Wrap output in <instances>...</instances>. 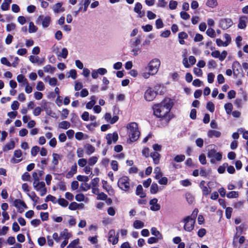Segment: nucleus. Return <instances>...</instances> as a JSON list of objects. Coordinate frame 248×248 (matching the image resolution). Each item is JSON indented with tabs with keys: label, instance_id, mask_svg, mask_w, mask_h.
Instances as JSON below:
<instances>
[{
	"label": "nucleus",
	"instance_id": "nucleus-1",
	"mask_svg": "<svg viewBox=\"0 0 248 248\" xmlns=\"http://www.w3.org/2000/svg\"><path fill=\"white\" fill-rule=\"evenodd\" d=\"M173 103L170 98H165L160 103L154 104L152 108L154 114L159 118L157 123L159 126L162 127L168 125L171 117L170 112L172 108Z\"/></svg>",
	"mask_w": 248,
	"mask_h": 248
},
{
	"label": "nucleus",
	"instance_id": "nucleus-2",
	"mask_svg": "<svg viewBox=\"0 0 248 248\" xmlns=\"http://www.w3.org/2000/svg\"><path fill=\"white\" fill-rule=\"evenodd\" d=\"M127 128L129 129L128 135L132 142L137 141L140 136V132L139 130L138 124L135 122L128 124Z\"/></svg>",
	"mask_w": 248,
	"mask_h": 248
},
{
	"label": "nucleus",
	"instance_id": "nucleus-3",
	"mask_svg": "<svg viewBox=\"0 0 248 248\" xmlns=\"http://www.w3.org/2000/svg\"><path fill=\"white\" fill-rule=\"evenodd\" d=\"M184 223V229L188 232L194 230L196 220L192 218V216H187L183 219Z\"/></svg>",
	"mask_w": 248,
	"mask_h": 248
},
{
	"label": "nucleus",
	"instance_id": "nucleus-4",
	"mask_svg": "<svg viewBox=\"0 0 248 248\" xmlns=\"http://www.w3.org/2000/svg\"><path fill=\"white\" fill-rule=\"evenodd\" d=\"M129 178L128 176H123L118 181V186L122 190L127 191L130 188Z\"/></svg>",
	"mask_w": 248,
	"mask_h": 248
},
{
	"label": "nucleus",
	"instance_id": "nucleus-5",
	"mask_svg": "<svg viewBox=\"0 0 248 248\" xmlns=\"http://www.w3.org/2000/svg\"><path fill=\"white\" fill-rule=\"evenodd\" d=\"M160 65V62L158 59H153L148 64L149 71L152 75H155L158 71Z\"/></svg>",
	"mask_w": 248,
	"mask_h": 248
},
{
	"label": "nucleus",
	"instance_id": "nucleus-6",
	"mask_svg": "<svg viewBox=\"0 0 248 248\" xmlns=\"http://www.w3.org/2000/svg\"><path fill=\"white\" fill-rule=\"evenodd\" d=\"M157 93L151 87H148L145 91L144 94V97L147 101H153L156 96Z\"/></svg>",
	"mask_w": 248,
	"mask_h": 248
},
{
	"label": "nucleus",
	"instance_id": "nucleus-7",
	"mask_svg": "<svg viewBox=\"0 0 248 248\" xmlns=\"http://www.w3.org/2000/svg\"><path fill=\"white\" fill-rule=\"evenodd\" d=\"M14 205L17 209V211L19 213H22L25 209L28 208L26 203L20 199H16L14 202Z\"/></svg>",
	"mask_w": 248,
	"mask_h": 248
},
{
	"label": "nucleus",
	"instance_id": "nucleus-8",
	"mask_svg": "<svg viewBox=\"0 0 248 248\" xmlns=\"http://www.w3.org/2000/svg\"><path fill=\"white\" fill-rule=\"evenodd\" d=\"M232 24L233 22L230 18H221L219 21V26L223 30L229 29Z\"/></svg>",
	"mask_w": 248,
	"mask_h": 248
},
{
	"label": "nucleus",
	"instance_id": "nucleus-9",
	"mask_svg": "<svg viewBox=\"0 0 248 248\" xmlns=\"http://www.w3.org/2000/svg\"><path fill=\"white\" fill-rule=\"evenodd\" d=\"M119 232L115 235V231L114 229L109 230L108 234V241L114 245L118 242L119 241Z\"/></svg>",
	"mask_w": 248,
	"mask_h": 248
},
{
	"label": "nucleus",
	"instance_id": "nucleus-10",
	"mask_svg": "<svg viewBox=\"0 0 248 248\" xmlns=\"http://www.w3.org/2000/svg\"><path fill=\"white\" fill-rule=\"evenodd\" d=\"M119 139L118 134L116 132L113 133H108L106 136V139L107 140V144L110 145L112 142L115 143Z\"/></svg>",
	"mask_w": 248,
	"mask_h": 248
},
{
	"label": "nucleus",
	"instance_id": "nucleus-11",
	"mask_svg": "<svg viewBox=\"0 0 248 248\" xmlns=\"http://www.w3.org/2000/svg\"><path fill=\"white\" fill-rule=\"evenodd\" d=\"M42 20V25L44 28H47L49 26L51 22V17L49 16L44 17L43 16H39L38 17V21Z\"/></svg>",
	"mask_w": 248,
	"mask_h": 248
},
{
	"label": "nucleus",
	"instance_id": "nucleus-12",
	"mask_svg": "<svg viewBox=\"0 0 248 248\" xmlns=\"http://www.w3.org/2000/svg\"><path fill=\"white\" fill-rule=\"evenodd\" d=\"M232 67L233 75L237 77L240 74V70L241 69L240 63L238 61H235L233 62Z\"/></svg>",
	"mask_w": 248,
	"mask_h": 248
},
{
	"label": "nucleus",
	"instance_id": "nucleus-13",
	"mask_svg": "<svg viewBox=\"0 0 248 248\" xmlns=\"http://www.w3.org/2000/svg\"><path fill=\"white\" fill-rule=\"evenodd\" d=\"M157 201L156 198H154L150 201V204L152 205L150 207L151 210L156 211L160 210V205L157 203Z\"/></svg>",
	"mask_w": 248,
	"mask_h": 248
},
{
	"label": "nucleus",
	"instance_id": "nucleus-14",
	"mask_svg": "<svg viewBox=\"0 0 248 248\" xmlns=\"http://www.w3.org/2000/svg\"><path fill=\"white\" fill-rule=\"evenodd\" d=\"M38 187L40 188V190L39 191H40V196H44L46 194L47 192L46 188L45 186V183L44 182L42 181L40 182H38Z\"/></svg>",
	"mask_w": 248,
	"mask_h": 248
},
{
	"label": "nucleus",
	"instance_id": "nucleus-15",
	"mask_svg": "<svg viewBox=\"0 0 248 248\" xmlns=\"http://www.w3.org/2000/svg\"><path fill=\"white\" fill-rule=\"evenodd\" d=\"M136 194L138 196H139L141 198L146 197V194L143 192V189L141 185H139L137 186Z\"/></svg>",
	"mask_w": 248,
	"mask_h": 248
},
{
	"label": "nucleus",
	"instance_id": "nucleus-16",
	"mask_svg": "<svg viewBox=\"0 0 248 248\" xmlns=\"http://www.w3.org/2000/svg\"><path fill=\"white\" fill-rule=\"evenodd\" d=\"M221 133L220 131L215 130H209L207 132V136L209 138H211L214 137L219 138L221 136Z\"/></svg>",
	"mask_w": 248,
	"mask_h": 248
},
{
	"label": "nucleus",
	"instance_id": "nucleus-17",
	"mask_svg": "<svg viewBox=\"0 0 248 248\" xmlns=\"http://www.w3.org/2000/svg\"><path fill=\"white\" fill-rule=\"evenodd\" d=\"M150 156L153 158L154 163L158 164L159 163L160 155L156 152H153L150 154Z\"/></svg>",
	"mask_w": 248,
	"mask_h": 248
},
{
	"label": "nucleus",
	"instance_id": "nucleus-18",
	"mask_svg": "<svg viewBox=\"0 0 248 248\" xmlns=\"http://www.w3.org/2000/svg\"><path fill=\"white\" fill-rule=\"evenodd\" d=\"M77 171V166L76 163H75L72 166L71 168V170L69 171L66 175V177L67 178H70L72 177L74 174H75Z\"/></svg>",
	"mask_w": 248,
	"mask_h": 248
},
{
	"label": "nucleus",
	"instance_id": "nucleus-19",
	"mask_svg": "<svg viewBox=\"0 0 248 248\" xmlns=\"http://www.w3.org/2000/svg\"><path fill=\"white\" fill-rule=\"evenodd\" d=\"M151 232L152 235L156 236L159 239V240H161L163 239L162 234L158 231L155 227H152L151 229Z\"/></svg>",
	"mask_w": 248,
	"mask_h": 248
},
{
	"label": "nucleus",
	"instance_id": "nucleus-20",
	"mask_svg": "<svg viewBox=\"0 0 248 248\" xmlns=\"http://www.w3.org/2000/svg\"><path fill=\"white\" fill-rule=\"evenodd\" d=\"M43 109L45 110L46 113L48 115H49L52 117H54V116L53 114H55V113H52V111L51 109H50L47 103L46 102L45 103H44L43 106Z\"/></svg>",
	"mask_w": 248,
	"mask_h": 248
},
{
	"label": "nucleus",
	"instance_id": "nucleus-21",
	"mask_svg": "<svg viewBox=\"0 0 248 248\" xmlns=\"http://www.w3.org/2000/svg\"><path fill=\"white\" fill-rule=\"evenodd\" d=\"M62 2H57L56 3L53 8V10L55 13H59V12H63L64 11V8L63 7H62Z\"/></svg>",
	"mask_w": 248,
	"mask_h": 248
},
{
	"label": "nucleus",
	"instance_id": "nucleus-22",
	"mask_svg": "<svg viewBox=\"0 0 248 248\" xmlns=\"http://www.w3.org/2000/svg\"><path fill=\"white\" fill-rule=\"evenodd\" d=\"M32 177L34 179V181L33 183V186L36 191H39L40 188L38 187V182H40L39 181V178L37 176V173L35 172H33L32 173Z\"/></svg>",
	"mask_w": 248,
	"mask_h": 248
},
{
	"label": "nucleus",
	"instance_id": "nucleus-23",
	"mask_svg": "<svg viewBox=\"0 0 248 248\" xmlns=\"http://www.w3.org/2000/svg\"><path fill=\"white\" fill-rule=\"evenodd\" d=\"M86 153L87 155H90L93 153L95 151L94 147L90 144H87L85 145Z\"/></svg>",
	"mask_w": 248,
	"mask_h": 248
},
{
	"label": "nucleus",
	"instance_id": "nucleus-24",
	"mask_svg": "<svg viewBox=\"0 0 248 248\" xmlns=\"http://www.w3.org/2000/svg\"><path fill=\"white\" fill-rule=\"evenodd\" d=\"M224 108L227 114H231L233 109V106L232 103H227L224 105Z\"/></svg>",
	"mask_w": 248,
	"mask_h": 248
},
{
	"label": "nucleus",
	"instance_id": "nucleus-25",
	"mask_svg": "<svg viewBox=\"0 0 248 248\" xmlns=\"http://www.w3.org/2000/svg\"><path fill=\"white\" fill-rule=\"evenodd\" d=\"M60 234L64 239H69L72 235L71 234L68 232V230L67 229H64L63 231L61 232Z\"/></svg>",
	"mask_w": 248,
	"mask_h": 248
},
{
	"label": "nucleus",
	"instance_id": "nucleus-26",
	"mask_svg": "<svg viewBox=\"0 0 248 248\" xmlns=\"http://www.w3.org/2000/svg\"><path fill=\"white\" fill-rule=\"evenodd\" d=\"M15 146V143L14 140H12L5 145L3 148V151L10 150L14 149Z\"/></svg>",
	"mask_w": 248,
	"mask_h": 248
},
{
	"label": "nucleus",
	"instance_id": "nucleus-27",
	"mask_svg": "<svg viewBox=\"0 0 248 248\" xmlns=\"http://www.w3.org/2000/svg\"><path fill=\"white\" fill-rule=\"evenodd\" d=\"M154 173L155 174V179H159L163 175L161 171L160 168L158 167H156L154 170Z\"/></svg>",
	"mask_w": 248,
	"mask_h": 248
},
{
	"label": "nucleus",
	"instance_id": "nucleus-28",
	"mask_svg": "<svg viewBox=\"0 0 248 248\" xmlns=\"http://www.w3.org/2000/svg\"><path fill=\"white\" fill-rule=\"evenodd\" d=\"M55 69V67H52L50 64H47L44 67V71L46 73L49 72L51 74H53L54 72Z\"/></svg>",
	"mask_w": 248,
	"mask_h": 248
},
{
	"label": "nucleus",
	"instance_id": "nucleus-29",
	"mask_svg": "<svg viewBox=\"0 0 248 248\" xmlns=\"http://www.w3.org/2000/svg\"><path fill=\"white\" fill-rule=\"evenodd\" d=\"M59 126L60 128L67 129L70 126V124L67 121H63L59 124Z\"/></svg>",
	"mask_w": 248,
	"mask_h": 248
},
{
	"label": "nucleus",
	"instance_id": "nucleus-30",
	"mask_svg": "<svg viewBox=\"0 0 248 248\" xmlns=\"http://www.w3.org/2000/svg\"><path fill=\"white\" fill-rule=\"evenodd\" d=\"M206 5L211 8H215L217 5V0H207Z\"/></svg>",
	"mask_w": 248,
	"mask_h": 248
},
{
	"label": "nucleus",
	"instance_id": "nucleus-31",
	"mask_svg": "<svg viewBox=\"0 0 248 248\" xmlns=\"http://www.w3.org/2000/svg\"><path fill=\"white\" fill-rule=\"evenodd\" d=\"M133 226L135 229H140L144 227V223L140 220H136L134 222Z\"/></svg>",
	"mask_w": 248,
	"mask_h": 248
},
{
	"label": "nucleus",
	"instance_id": "nucleus-32",
	"mask_svg": "<svg viewBox=\"0 0 248 248\" xmlns=\"http://www.w3.org/2000/svg\"><path fill=\"white\" fill-rule=\"evenodd\" d=\"M150 192L152 194H155L158 192V187L156 183H153L150 187Z\"/></svg>",
	"mask_w": 248,
	"mask_h": 248
},
{
	"label": "nucleus",
	"instance_id": "nucleus-33",
	"mask_svg": "<svg viewBox=\"0 0 248 248\" xmlns=\"http://www.w3.org/2000/svg\"><path fill=\"white\" fill-rule=\"evenodd\" d=\"M206 33L211 38H215L216 36L215 30L211 28H209L207 30Z\"/></svg>",
	"mask_w": 248,
	"mask_h": 248
},
{
	"label": "nucleus",
	"instance_id": "nucleus-34",
	"mask_svg": "<svg viewBox=\"0 0 248 248\" xmlns=\"http://www.w3.org/2000/svg\"><path fill=\"white\" fill-rule=\"evenodd\" d=\"M57 202L59 204L63 207H66L68 205V202L63 198H59Z\"/></svg>",
	"mask_w": 248,
	"mask_h": 248
},
{
	"label": "nucleus",
	"instance_id": "nucleus-35",
	"mask_svg": "<svg viewBox=\"0 0 248 248\" xmlns=\"http://www.w3.org/2000/svg\"><path fill=\"white\" fill-rule=\"evenodd\" d=\"M38 28L34 26L33 23L32 22H30L29 23V32L30 33H33L37 31Z\"/></svg>",
	"mask_w": 248,
	"mask_h": 248
},
{
	"label": "nucleus",
	"instance_id": "nucleus-36",
	"mask_svg": "<svg viewBox=\"0 0 248 248\" xmlns=\"http://www.w3.org/2000/svg\"><path fill=\"white\" fill-rule=\"evenodd\" d=\"M142 9V5L140 2H137L135 5L134 11L135 13L140 15L141 14V9Z\"/></svg>",
	"mask_w": 248,
	"mask_h": 248
},
{
	"label": "nucleus",
	"instance_id": "nucleus-37",
	"mask_svg": "<svg viewBox=\"0 0 248 248\" xmlns=\"http://www.w3.org/2000/svg\"><path fill=\"white\" fill-rule=\"evenodd\" d=\"M91 99L92 100L86 104V107L87 109H91L95 104V96H92Z\"/></svg>",
	"mask_w": 248,
	"mask_h": 248
},
{
	"label": "nucleus",
	"instance_id": "nucleus-38",
	"mask_svg": "<svg viewBox=\"0 0 248 248\" xmlns=\"http://www.w3.org/2000/svg\"><path fill=\"white\" fill-rule=\"evenodd\" d=\"M239 196L238 192L237 191H232L227 194V197L228 198H236Z\"/></svg>",
	"mask_w": 248,
	"mask_h": 248
},
{
	"label": "nucleus",
	"instance_id": "nucleus-39",
	"mask_svg": "<svg viewBox=\"0 0 248 248\" xmlns=\"http://www.w3.org/2000/svg\"><path fill=\"white\" fill-rule=\"evenodd\" d=\"M52 156H53V159H52V163L55 166H56L59 163L58 159L60 157V155L59 154H58L57 153H53Z\"/></svg>",
	"mask_w": 248,
	"mask_h": 248
},
{
	"label": "nucleus",
	"instance_id": "nucleus-40",
	"mask_svg": "<svg viewBox=\"0 0 248 248\" xmlns=\"http://www.w3.org/2000/svg\"><path fill=\"white\" fill-rule=\"evenodd\" d=\"M206 108L211 112L215 111V105L212 102L209 101L206 104Z\"/></svg>",
	"mask_w": 248,
	"mask_h": 248
},
{
	"label": "nucleus",
	"instance_id": "nucleus-41",
	"mask_svg": "<svg viewBox=\"0 0 248 248\" xmlns=\"http://www.w3.org/2000/svg\"><path fill=\"white\" fill-rule=\"evenodd\" d=\"M68 54V51L66 48L64 47L62 49L61 53L58 55V57H61L63 59L67 58Z\"/></svg>",
	"mask_w": 248,
	"mask_h": 248
},
{
	"label": "nucleus",
	"instance_id": "nucleus-42",
	"mask_svg": "<svg viewBox=\"0 0 248 248\" xmlns=\"http://www.w3.org/2000/svg\"><path fill=\"white\" fill-rule=\"evenodd\" d=\"M228 164L227 163H224L222 166H220L217 169V171L219 173L222 174L225 171V169L228 167Z\"/></svg>",
	"mask_w": 248,
	"mask_h": 248
},
{
	"label": "nucleus",
	"instance_id": "nucleus-43",
	"mask_svg": "<svg viewBox=\"0 0 248 248\" xmlns=\"http://www.w3.org/2000/svg\"><path fill=\"white\" fill-rule=\"evenodd\" d=\"M79 239L78 238L72 241L67 246L66 248H75L76 246L78 244Z\"/></svg>",
	"mask_w": 248,
	"mask_h": 248
},
{
	"label": "nucleus",
	"instance_id": "nucleus-44",
	"mask_svg": "<svg viewBox=\"0 0 248 248\" xmlns=\"http://www.w3.org/2000/svg\"><path fill=\"white\" fill-rule=\"evenodd\" d=\"M186 198L187 202L189 204H192L195 201L194 197L190 193H186Z\"/></svg>",
	"mask_w": 248,
	"mask_h": 248
},
{
	"label": "nucleus",
	"instance_id": "nucleus-45",
	"mask_svg": "<svg viewBox=\"0 0 248 248\" xmlns=\"http://www.w3.org/2000/svg\"><path fill=\"white\" fill-rule=\"evenodd\" d=\"M232 208H231L230 207H228L226 208L225 216H226V217L227 219H230L231 218L232 213Z\"/></svg>",
	"mask_w": 248,
	"mask_h": 248
},
{
	"label": "nucleus",
	"instance_id": "nucleus-46",
	"mask_svg": "<svg viewBox=\"0 0 248 248\" xmlns=\"http://www.w3.org/2000/svg\"><path fill=\"white\" fill-rule=\"evenodd\" d=\"M185 159V156L184 155H176L174 158V160L176 162H181Z\"/></svg>",
	"mask_w": 248,
	"mask_h": 248
},
{
	"label": "nucleus",
	"instance_id": "nucleus-47",
	"mask_svg": "<svg viewBox=\"0 0 248 248\" xmlns=\"http://www.w3.org/2000/svg\"><path fill=\"white\" fill-rule=\"evenodd\" d=\"M98 158L96 156H92L88 159L89 166H93L97 161Z\"/></svg>",
	"mask_w": 248,
	"mask_h": 248
},
{
	"label": "nucleus",
	"instance_id": "nucleus-48",
	"mask_svg": "<svg viewBox=\"0 0 248 248\" xmlns=\"http://www.w3.org/2000/svg\"><path fill=\"white\" fill-rule=\"evenodd\" d=\"M90 185L87 183H82L80 186V188L84 191H86L88 190L89 189H90Z\"/></svg>",
	"mask_w": 248,
	"mask_h": 248
},
{
	"label": "nucleus",
	"instance_id": "nucleus-49",
	"mask_svg": "<svg viewBox=\"0 0 248 248\" xmlns=\"http://www.w3.org/2000/svg\"><path fill=\"white\" fill-rule=\"evenodd\" d=\"M39 147L37 146H33L31 149V155L33 156H36L39 152Z\"/></svg>",
	"mask_w": 248,
	"mask_h": 248
},
{
	"label": "nucleus",
	"instance_id": "nucleus-50",
	"mask_svg": "<svg viewBox=\"0 0 248 248\" xmlns=\"http://www.w3.org/2000/svg\"><path fill=\"white\" fill-rule=\"evenodd\" d=\"M108 196L105 193L102 192L98 194L97 196L96 197L97 200H106L107 199Z\"/></svg>",
	"mask_w": 248,
	"mask_h": 248
},
{
	"label": "nucleus",
	"instance_id": "nucleus-51",
	"mask_svg": "<svg viewBox=\"0 0 248 248\" xmlns=\"http://www.w3.org/2000/svg\"><path fill=\"white\" fill-rule=\"evenodd\" d=\"M224 37L226 39V41L224 42V45L225 46H227L231 42V38L229 34L225 33L224 34Z\"/></svg>",
	"mask_w": 248,
	"mask_h": 248
},
{
	"label": "nucleus",
	"instance_id": "nucleus-52",
	"mask_svg": "<svg viewBox=\"0 0 248 248\" xmlns=\"http://www.w3.org/2000/svg\"><path fill=\"white\" fill-rule=\"evenodd\" d=\"M79 204L76 202H72L69 205L68 208L71 210H75L78 207Z\"/></svg>",
	"mask_w": 248,
	"mask_h": 248
},
{
	"label": "nucleus",
	"instance_id": "nucleus-53",
	"mask_svg": "<svg viewBox=\"0 0 248 248\" xmlns=\"http://www.w3.org/2000/svg\"><path fill=\"white\" fill-rule=\"evenodd\" d=\"M77 179L79 181H84L87 182L89 180V177L87 176H83L81 175H78Z\"/></svg>",
	"mask_w": 248,
	"mask_h": 248
},
{
	"label": "nucleus",
	"instance_id": "nucleus-54",
	"mask_svg": "<svg viewBox=\"0 0 248 248\" xmlns=\"http://www.w3.org/2000/svg\"><path fill=\"white\" fill-rule=\"evenodd\" d=\"M177 2L175 0H171L169 2V8L171 10H174L176 8Z\"/></svg>",
	"mask_w": 248,
	"mask_h": 248
},
{
	"label": "nucleus",
	"instance_id": "nucleus-55",
	"mask_svg": "<svg viewBox=\"0 0 248 248\" xmlns=\"http://www.w3.org/2000/svg\"><path fill=\"white\" fill-rule=\"evenodd\" d=\"M199 160L202 165H205L207 163L206 156L205 155L203 154H202L201 155H200L199 157Z\"/></svg>",
	"mask_w": 248,
	"mask_h": 248
},
{
	"label": "nucleus",
	"instance_id": "nucleus-56",
	"mask_svg": "<svg viewBox=\"0 0 248 248\" xmlns=\"http://www.w3.org/2000/svg\"><path fill=\"white\" fill-rule=\"evenodd\" d=\"M40 217L42 221H46L48 219L49 214L48 212H41Z\"/></svg>",
	"mask_w": 248,
	"mask_h": 248
},
{
	"label": "nucleus",
	"instance_id": "nucleus-57",
	"mask_svg": "<svg viewBox=\"0 0 248 248\" xmlns=\"http://www.w3.org/2000/svg\"><path fill=\"white\" fill-rule=\"evenodd\" d=\"M206 233V230L204 228H201L197 232L198 236L200 237H203Z\"/></svg>",
	"mask_w": 248,
	"mask_h": 248
},
{
	"label": "nucleus",
	"instance_id": "nucleus-58",
	"mask_svg": "<svg viewBox=\"0 0 248 248\" xmlns=\"http://www.w3.org/2000/svg\"><path fill=\"white\" fill-rule=\"evenodd\" d=\"M16 25L15 23H11L8 24L6 25V31L8 32L11 31L12 30H14L16 29Z\"/></svg>",
	"mask_w": 248,
	"mask_h": 248
},
{
	"label": "nucleus",
	"instance_id": "nucleus-59",
	"mask_svg": "<svg viewBox=\"0 0 248 248\" xmlns=\"http://www.w3.org/2000/svg\"><path fill=\"white\" fill-rule=\"evenodd\" d=\"M163 23L160 18L157 19L155 21V26L156 28L158 29L162 28L163 27Z\"/></svg>",
	"mask_w": 248,
	"mask_h": 248
},
{
	"label": "nucleus",
	"instance_id": "nucleus-60",
	"mask_svg": "<svg viewBox=\"0 0 248 248\" xmlns=\"http://www.w3.org/2000/svg\"><path fill=\"white\" fill-rule=\"evenodd\" d=\"M17 80L19 83H21L22 82H25V83H27V79L25 78V77L23 75H18L17 76Z\"/></svg>",
	"mask_w": 248,
	"mask_h": 248
},
{
	"label": "nucleus",
	"instance_id": "nucleus-61",
	"mask_svg": "<svg viewBox=\"0 0 248 248\" xmlns=\"http://www.w3.org/2000/svg\"><path fill=\"white\" fill-rule=\"evenodd\" d=\"M29 197L34 202H37V199H39V198L36 196L35 193L33 191H32L31 194H29V193H27Z\"/></svg>",
	"mask_w": 248,
	"mask_h": 248
},
{
	"label": "nucleus",
	"instance_id": "nucleus-62",
	"mask_svg": "<svg viewBox=\"0 0 248 248\" xmlns=\"http://www.w3.org/2000/svg\"><path fill=\"white\" fill-rule=\"evenodd\" d=\"M158 240H159V239L157 237H151L149 238H148L147 242L149 244H152L157 243Z\"/></svg>",
	"mask_w": 248,
	"mask_h": 248
},
{
	"label": "nucleus",
	"instance_id": "nucleus-63",
	"mask_svg": "<svg viewBox=\"0 0 248 248\" xmlns=\"http://www.w3.org/2000/svg\"><path fill=\"white\" fill-rule=\"evenodd\" d=\"M181 17L185 20L188 19L190 18V15L185 11L180 12Z\"/></svg>",
	"mask_w": 248,
	"mask_h": 248
},
{
	"label": "nucleus",
	"instance_id": "nucleus-64",
	"mask_svg": "<svg viewBox=\"0 0 248 248\" xmlns=\"http://www.w3.org/2000/svg\"><path fill=\"white\" fill-rule=\"evenodd\" d=\"M69 110L67 108H63L62 110V113L61 114V118L62 119H66L68 114H69Z\"/></svg>",
	"mask_w": 248,
	"mask_h": 248
}]
</instances>
